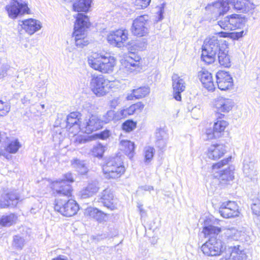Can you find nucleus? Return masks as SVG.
<instances>
[{"mask_svg":"<svg viewBox=\"0 0 260 260\" xmlns=\"http://www.w3.org/2000/svg\"><path fill=\"white\" fill-rule=\"evenodd\" d=\"M230 2L234 10L241 13H252L256 7L254 0H218L212 5L207 6L206 9L212 11L215 15L220 16L229 10Z\"/></svg>","mask_w":260,"mask_h":260,"instance_id":"f257e3e1","label":"nucleus"},{"mask_svg":"<svg viewBox=\"0 0 260 260\" xmlns=\"http://www.w3.org/2000/svg\"><path fill=\"white\" fill-rule=\"evenodd\" d=\"M221 232V228L212 225L205 226L203 233L207 241L201 247V250L204 254L207 256H217L220 255L224 250L222 241L219 238L218 234Z\"/></svg>","mask_w":260,"mask_h":260,"instance_id":"f03ea898","label":"nucleus"},{"mask_svg":"<svg viewBox=\"0 0 260 260\" xmlns=\"http://www.w3.org/2000/svg\"><path fill=\"white\" fill-rule=\"evenodd\" d=\"M224 46L222 40H218L216 36L206 38L202 47V60L207 64L213 63L216 56Z\"/></svg>","mask_w":260,"mask_h":260,"instance_id":"7ed1b4c3","label":"nucleus"},{"mask_svg":"<svg viewBox=\"0 0 260 260\" xmlns=\"http://www.w3.org/2000/svg\"><path fill=\"white\" fill-rule=\"evenodd\" d=\"M88 63L90 68L102 74L113 72L116 60L114 57L94 53L88 58Z\"/></svg>","mask_w":260,"mask_h":260,"instance_id":"20e7f679","label":"nucleus"},{"mask_svg":"<svg viewBox=\"0 0 260 260\" xmlns=\"http://www.w3.org/2000/svg\"><path fill=\"white\" fill-rule=\"evenodd\" d=\"M76 19L74 24L73 36L77 47L82 48L88 44L85 32L90 25L88 16L82 13H78L75 16Z\"/></svg>","mask_w":260,"mask_h":260,"instance_id":"39448f33","label":"nucleus"},{"mask_svg":"<svg viewBox=\"0 0 260 260\" xmlns=\"http://www.w3.org/2000/svg\"><path fill=\"white\" fill-rule=\"evenodd\" d=\"M103 171L107 179L120 177L125 171L122 158L117 156L109 158L103 165Z\"/></svg>","mask_w":260,"mask_h":260,"instance_id":"423d86ee","label":"nucleus"},{"mask_svg":"<svg viewBox=\"0 0 260 260\" xmlns=\"http://www.w3.org/2000/svg\"><path fill=\"white\" fill-rule=\"evenodd\" d=\"M110 82L102 75H92L90 81V88L98 96H102L109 92Z\"/></svg>","mask_w":260,"mask_h":260,"instance_id":"0eeeda50","label":"nucleus"},{"mask_svg":"<svg viewBox=\"0 0 260 260\" xmlns=\"http://www.w3.org/2000/svg\"><path fill=\"white\" fill-rule=\"evenodd\" d=\"M5 10L11 19H15L19 15L30 13V10L25 0H11L5 7Z\"/></svg>","mask_w":260,"mask_h":260,"instance_id":"6e6552de","label":"nucleus"},{"mask_svg":"<svg viewBox=\"0 0 260 260\" xmlns=\"http://www.w3.org/2000/svg\"><path fill=\"white\" fill-rule=\"evenodd\" d=\"M52 187L56 193L55 196L56 199L55 203L57 201L66 202L67 199H70L72 194V188L71 185L69 183H66L65 180H56L52 182Z\"/></svg>","mask_w":260,"mask_h":260,"instance_id":"1a4fd4ad","label":"nucleus"},{"mask_svg":"<svg viewBox=\"0 0 260 260\" xmlns=\"http://www.w3.org/2000/svg\"><path fill=\"white\" fill-rule=\"evenodd\" d=\"M149 17L147 15L138 16L133 20L132 33L138 37L146 36L149 33Z\"/></svg>","mask_w":260,"mask_h":260,"instance_id":"9d476101","label":"nucleus"},{"mask_svg":"<svg viewBox=\"0 0 260 260\" xmlns=\"http://www.w3.org/2000/svg\"><path fill=\"white\" fill-rule=\"evenodd\" d=\"M79 209L78 204L72 199H68L66 202L57 201L54 206L55 211L67 217H71L76 214Z\"/></svg>","mask_w":260,"mask_h":260,"instance_id":"9b49d317","label":"nucleus"},{"mask_svg":"<svg viewBox=\"0 0 260 260\" xmlns=\"http://www.w3.org/2000/svg\"><path fill=\"white\" fill-rule=\"evenodd\" d=\"M245 19L238 14L228 15L218 21L219 26L224 30H232L240 28Z\"/></svg>","mask_w":260,"mask_h":260,"instance_id":"f8f14e48","label":"nucleus"},{"mask_svg":"<svg viewBox=\"0 0 260 260\" xmlns=\"http://www.w3.org/2000/svg\"><path fill=\"white\" fill-rule=\"evenodd\" d=\"M80 126V131L85 133L90 134L102 127V121L97 116L89 115L82 119Z\"/></svg>","mask_w":260,"mask_h":260,"instance_id":"ddd939ff","label":"nucleus"},{"mask_svg":"<svg viewBox=\"0 0 260 260\" xmlns=\"http://www.w3.org/2000/svg\"><path fill=\"white\" fill-rule=\"evenodd\" d=\"M128 31L125 29H118L110 32L107 36L108 42L112 45L121 47L127 40Z\"/></svg>","mask_w":260,"mask_h":260,"instance_id":"4468645a","label":"nucleus"},{"mask_svg":"<svg viewBox=\"0 0 260 260\" xmlns=\"http://www.w3.org/2000/svg\"><path fill=\"white\" fill-rule=\"evenodd\" d=\"M20 198L15 191H4L0 198V208L15 207Z\"/></svg>","mask_w":260,"mask_h":260,"instance_id":"2eb2a0df","label":"nucleus"},{"mask_svg":"<svg viewBox=\"0 0 260 260\" xmlns=\"http://www.w3.org/2000/svg\"><path fill=\"white\" fill-rule=\"evenodd\" d=\"M98 202L111 210L116 209V199L110 188H106L99 194Z\"/></svg>","mask_w":260,"mask_h":260,"instance_id":"dca6fc26","label":"nucleus"},{"mask_svg":"<svg viewBox=\"0 0 260 260\" xmlns=\"http://www.w3.org/2000/svg\"><path fill=\"white\" fill-rule=\"evenodd\" d=\"M219 213L225 218L236 217L240 214L237 204L232 201L223 203L219 208Z\"/></svg>","mask_w":260,"mask_h":260,"instance_id":"f3484780","label":"nucleus"},{"mask_svg":"<svg viewBox=\"0 0 260 260\" xmlns=\"http://www.w3.org/2000/svg\"><path fill=\"white\" fill-rule=\"evenodd\" d=\"M216 83L221 90H227L233 86V80L229 72L219 71L216 74Z\"/></svg>","mask_w":260,"mask_h":260,"instance_id":"a211bd4d","label":"nucleus"},{"mask_svg":"<svg viewBox=\"0 0 260 260\" xmlns=\"http://www.w3.org/2000/svg\"><path fill=\"white\" fill-rule=\"evenodd\" d=\"M224 115L220 114L217 118V121L214 123L213 129H208L206 132L208 139L218 138L220 137L221 133L223 132L225 127L228 125L227 121L220 120Z\"/></svg>","mask_w":260,"mask_h":260,"instance_id":"6ab92c4d","label":"nucleus"},{"mask_svg":"<svg viewBox=\"0 0 260 260\" xmlns=\"http://www.w3.org/2000/svg\"><path fill=\"white\" fill-rule=\"evenodd\" d=\"M173 97L178 101L181 100V92L185 89L186 84L184 79L177 74H173L172 76Z\"/></svg>","mask_w":260,"mask_h":260,"instance_id":"aec40b11","label":"nucleus"},{"mask_svg":"<svg viewBox=\"0 0 260 260\" xmlns=\"http://www.w3.org/2000/svg\"><path fill=\"white\" fill-rule=\"evenodd\" d=\"M82 118H81V114L78 112H73L71 113L67 117V128L70 131L71 128H73L76 129V132L79 130H81V121Z\"/></svg>","mask_w":260,"mask_h":260,"instance_id":"412c9836","label":"nucleus"},{"mask_svg":"<svg viewBox=\"0 0 260 260\" xmlns=\"http://www.w3.org/2000/svg\"><path fill=\"white\" fill-rule=\"evenodd\" d=\"M142 69L140 66V57H135L133 58L132 57L128 58L124 63V67L121 68L123 72L127 74L134 73L137 74Z\"/></svg>","mask_w":260,"mask_h":260,"instance_id":"4be33fe9","label":"nucleus"},{"mask_svg":"<svg viewBox=\"0 0 260 260\" xmlns=\"http://www.w3.org/2000/svg\"><path fill=\"white\" fill-rule=\"evenodd\" d=\"M225 146L221 144L211 145L207 150V155L210 159L215 160L221 158L225 153Z\"/></svg>","mask_w":260,"mask_h":260,"instance_id":"5701e85b","label":"nucleus"},{"mask_svg":"<svg viewBox=\"0 0 260 260\" xmlns=\"http://www.w3.org/2000/svg\"><path fill=\"white\" fill-rule=\"evenodd\" d=\"M100 189L99 181L95 179L90 181L87 186L83 188L80 192V196L82 199H87L96 193Z\"/></svg>","mask_w":260,"mask_h":260,"instance_id":"b1692460","label":"nucleus"},{"mask_svg":"<svg viewBox=\"0 0 260 260\" xmlns=\"http://www.w3.org/2000/svg\"><path fill=\"white\" fill-rule=\"evenodd\" d=\"M233 104L231 100L220 97L215 100L214 106L217 113H226L232 109Z\"/></svg>","mask_w":260,"mask_h":260,"instance_id":"393cba45","label":"nucleus"},{"mask_svg":"<svg viewBox=\"0 0 260 260\" xmlns=\"http://www.w3.org/2000/svg\"><path fill=\"white\" fill-rule=\"evenodd\" d=\"M246 257V254L243 250L239 249V246L238 245L229 247L225 257L220 260H243Z\"/></svg>","mask_w":260,"mask_h":260,"instance_id":"a878e982","label":"nucleus"},{"mask_svg":"<svg viewBox=\"0 0 260 260\" xmlns=\"http://www.w3.org/2000/svg\"><path fill=\"white\" fill-rule=\"evenodd\" d=\"M198 76L205 88L209 91L214 90L215 85L210 73L206 70H202L198 72Z\"/></svg>","mask_w":260,"mask_h":260,"instance_id":"bb28decb","label":"nucleus"},{"mask_svg":"<svg viewBox=\"0 0 260 260\" xmlns=\"http://www.w3.org/2000/svg\"><path fill=\"white\" fill-rule=\"evenodd\" d=\"M21 27L29 35L34 34L41 29L40 22L34 19H26L22 21Z\"/></svg>","mask_w":260,"mask_h":260,"instance_id":"cd10ccee","label":"nucleus"},{"mask_svg":"<svg viewBox=\"0 0 260 260\" xmlns=\"http://www.w3.org/2000/svg\"><path fill=\"white\" fill-rule=\"evenodd\" d=\"M222 231L223 232V237L227 242L232 241L233 240L237 241L241 236V232L234 227L224 228Z\"/></svg>","mask_w":260,"mask_h":260,"instance_id":"c85d7f7f","label":"nucleus"},{"mask_svg":"<svg viewBox=\"0 0 260 260\" xmlns=\"http://www.w3.org/2000/svg\"><path fill=\"white\" fill-rule=\"evenodd\" d=\"M86 214L90 217L101 222L106 220V214L96 208H88Z\"/></svg>","mask_w":260,"mask_h":260,"instance_id":"c756f323","label":"nucleus"},{"mask_svg":"<svg viewBox=\"0 0 260 260\" xmlns=\"http://www.w3.org/2000/svg\"><path fill=\"white\" fill-rule=\"evenodd\" d=\"M150 92V89L148 87H141L133 89L132 93L127 96V100H133L134 98L139 99L143 98L148 95Z\"/></svg>","mask_w":260,"mask_h":260,"instance_id":"7c9ffc66","label":"nucleus"},{"mask_svg":"<svg viewBox=\"0 0 260 260\" xmlns=\"http://www.w3.org/2000/svg\"><path fill=\"white\" fill-rule=\"evenodd\" d=\"M217 55L218 62L220 66L225 68L231 67L230 56L228 54V50L226 49L225 48H223Z\"/></svg>","mask_w":260,"mask_h":260,"instance_id":"2f4dec72","label":"nucleus"},{"mask_svg":"<svg viewBox=\"0 0 260 260\" xmlns=\"http://www.w3.org/2000/svg\"><path fill=\"white\" fill-rule=\"evenodd\" d=\"M233 170V167H229L228 169L220 171V172H216L215 177L222 181L233 180L234 178Z\"/></svg>","mask_w":260,"mask_h":260,"instance_id":"473e14b6","label":"nucleus"},{"mask_svg":"<svg viewBox=\"0 0 260 260\" xmlns=\"http://www.w3.org/2000/svg\"><path fill=\"white\" fill-rule=\"evenodd\" d=\"M120 149L131 158L133 156L135 144L129 140H121L120 144Z\"/></svg>","mask_w":260,"mask_h":260,"instance_id":"72a5a7b5","label":"nucleus"},{"mask_svg":"<svg viewBox=\"0 0 260 260\" xmlns=\"http://www.w3.org/2000/svg\"><path fill=\"white\" fill-rule=\"evenodd\" d=\"M91 0H76L73 5L74 11L87 12L90 7Z\"/></svg>","mask_w":260,"mask_h":260,"instance_id":"f704fd0d","label":"nucleus"},{"mask_svg":"<svg viewBox=\"0 0 260 260\" xmlns=\"http://www.w3.org/2000/svg\"><path fill=\"white\" fill-rule=\"evenodd\" d=\"M17 216L14 213L4 215L0 217V225L2 226H10L16 223Z\"/></svg>","mask_w":260,"mask_h":260,"instance_id":"c9c22d12","label":"nucleus"},{"mask_svg":"<svg viewBox=\"0 0 260 260\" xmlns=\"http://www.w3.org/2000/svg\"><path fill=\"white\" fill-rule=\"evenodd\" d=\"M72 165L81 174H85L87 172V168L84 161L83 160L78 158H74L72 161Z\"/></svg>","mask_w":260,"mask_h":260,"instance_id":"e433bc0d","label":"nucleus"},{"mask_svg":"<svg viewBox=\"0 0 260 260\" xmlns=\"http://www.w3.org/2000/svg\"><path fill=\"white\" fill-rule=\"evenodd\" d=\"M21 145L18 139L11 141L5 148V150L10 153H16Z\"/></svg>","mask_w":260,"mask_h":260,"instance_id":"4c0bfd02","label":"nucleus"},{"mask_svg":"<svg viewBox=\"0 0 260 260\" xmlns=\"http://www.w3.org/2000/svg\"><path fill=\"white\" fill-rule=\"evenodd\" d=\"M25 244V240L23 237L17 235L13 237L12 246L18 250H21Z\"/></svg>","mask_w":260,"mask_h":260,"instance_id":"58836bf2","label":"nucleus"},{"mask_svg":"<svg viewBox=\"0 0 260 260\" xmlns=\"http://www.w3.org/2000/svg\"><path fill=\"white\" fill-rule=\"evenodd\" d=\"M137 125V123L133 120H127L122 124V128L126 132L129 133L133 131Z\"/></svg>","mask_w":260,"mask_h":260,"instance_id":"ea45409f","label":"nucleus"},{"mask_svg":"<svg viewBox=\"0 0 260 260\" xmlns=\"http://www.w3.org/2000/svg\"><path fill=\"white\" fill-rule=\"evenodd\" d=\"M104 147L101 144L94 146L92 149V155L96 157H102L104 152Z\"/></svg>","mask_w":260,"mask_h":260,"instance_id":"a19ab883","label":"nucleus"},{"mask_svg":"<svg viewBox=\"0 0 260 260\" xmlns=\"http://www.w3.org/2000/svg\"><path fill=\"white\" fill-rule=\"evenodd\" d=\"M10 110V106L7 102L0 100V117L6 115Z\"/></svg>","mask_w":260,"mask_h":260,"instance_id":"79ce46f5","label":"nucleus"},{"mask_svg":"<svg viewBox=\"0 0 260 260\" xmlns=\"http://www.w3.org/2000/svg\"><path fill=\"white\" fill-rule=\"evenodd\" d=\"M154 149L150 146L146 147L144 149V155L146 162H149L153 157Z\"/></svg>","mask_w":260,"mask_h":260,"instance_id":"37998d69","label":"nucleus"},{"mask_svg":"<svg viewBox=\"0 0 260 260\" xmlns=\"http://www.w3.org/2000/svg\"><path fill=\"white\" fill-rule=\"evenodd\" d=\"M151 0H135V5L137 9H142L146 8L150 4Z\"/></svg>","mask_w":260,"mask_h":260,"instance_id":"c03bdc74","label":"nucleus"},{"mask_svg":"<svg viewBox=\"0 0 260 260\" xmlns=\"http://www.w3.org/2000/svg\"><path fill=\"white\" fill-rule=\"evenodd\" d=\"M91 140L90 137L84 136H77L74 139V143L77 145L84 144Z\"/></svg>","mask_w":260,"mask_h":260,"instance_id":"a18cd8bd","label":"nucleus"},{"mask_svg":"<svg viewBox=\"0 0 260 260\" xmlns=\"http://www.w3.org/2000/svg\"><path fill=\"white\" fill-rule=\"evenodd\" d=\"M231 159V157H228L226 159H224L222 160L221 161H219L216 164L213 165L212 169L213 170H217L220 169L221 167H223L224 165H225L228 163V162Z\"/></svg>","mask_w":260,"mask_h":260,"instance_id":"49530a36","label":"nucleus"},{"mask_svg":"<svg viewBox=\"0 0 260 260\" xmlns=\"http://www.w3.org/2000/svg\"><path fill=\"white\" fill-rule=\"evenodd\" d=\"M115 112L113 110L108 111L106 114L105 121L106 123L109 122L114 119Z\"/></svg>","mask_w":260,"mask_h":260,"instance_id":"de8ad7c7","label":"nucleus"},{"mask_svg":"<svg viewBox=\"0 0 260 260\" xmlns=\"http://www.w3.org/2000/svg\"><path fill=\"white\" fill-rule=\"evenodd\" d=\"M167 140L168 137L162 139V140L158 139V141H156V144L160 149H162L166 146Z\"/></svg>","mask_w":260,"mask_h":260,"instance_id":"09e8293b","label":"nucleus"},{"mask_svg":"<svg viewBox=\"0 0 260 260\" xmlns=\"http://www.w3.org/2000/svg\"><path fill=\"white\" fill-rule=\"evenodd\" d=\"M252 212L256 215H260V204L254 203L251 205V207Z\"/></svg>","mask_w":260,"mask_h":260,"instance_id":"8fccbe9b","label":"nucleus"},{"mask_svg":"<svg viewBox=\"0 0 260 260\" xmlns=\"http://www.w3.org/2000/svg\"><path fill=\"white\" fill-rule=\"evenodd\" d=\"M253 170L251 169V165L244 164L243 172L247 176H251Z\"/></svg>","mask_w":260,"mask_h":260,"instance_id":"3c124183","label":"nucleus"},{"mask_svg":"<svg viewBox=\"0 0 260 260\" xmlns=\"http://www.w3.org/2000/svg\"><path fill=\"white\" fill-rule=\"evenodd\" d=\"M32 93L29 92L25 95L23 99H21V102L23 104L27 105L31 103L30 97L32 96Z\"/></svg>","mask_w":260,"mask_h":260,"instance_id":"603ef678","label":"nucleus"},{"mask_svg":"<svg viewBox=\"0 0 260 260\" xmlns=\"http://www.w3.org/2000/svg\"><path fill=\"white\" fill-rule=\"evenodd\" d=\"M167 137V134L163 129H160L156 133V141H158V139L162 140Z\"/></svg>","mask_w":260,"mask_h":260,"instance_id":"864d4df0","label":"nucleus"},{"mask_svg":"<svg viewBox=\"0 0 260 260\" xmlns=\"http://www.w3.org/2000/svg\"><path fill=\"white\" fill-rule=\"evenodd\" d=\"M61 180H65L66 181V183H72L74 181L73 175L70 173H68L65 174L63 176V179H61Z\"/></svg>","mask_w":260,"mask_h":260,"instance_id":"5fc2aeb1","label":"nucleus"},{"mask_svg":"<svg viewBox=\"0 0 260 260\" xmlns=\"http://www.w3.org/2000/svg\"><path fill=\"white\" fill-rule=\"evenodd\" d=\"M153 189L154 188L152 186L144 185L139 186L138 189V191H148L150 192L151 190H153Z\"/></svg>","mask_w":260,"mask_h":260,"instance_id":"6e6d98bb","label":"nucleus"},{"mask_svg":"<svg viewBox=\"0 0 260 260\" xmlns=\"http://www.w3.org/2000/svg\"><path fill=\"white\" fill-rule=\"evenodd\" d=\"M244 31L231 33V38L234 40H238L243 36Z\"/></svg>","mask_w":260,"mask_h":260,"instance_id":"4d7b16f0","label":"nucleus"},{"mask_svg":"<svg viewBox=\"0 0 260 260\" xmlns=\"http://www.w3.org/2000/svg\"><path fill=\"white\" fill-rule=\"evenodd\" d=\"M96 135L100 139L104 140L107 138L109 136V131L108 130H105Z\"/></svg>","mask_w":260,"mask_h":260,"instance_id":"13d9d810","label":"nucleus"},{"mask_svg":"<svg viewBox=\"0 0 260 260\" xmlns=\"http://www.w3.org/2000/svg\"><path fill=\"white\" fill-rule=\"evenodd\" d=\"M164 5H165L164 4H162L161 5V6L159 7L158 8V9H159V10L158 11V20H157V21L161 20L164 18L163 13L164 12Z\"/></svg>","mask_w":260,"mask_h":260,"instance_id":"bf43d9fd","label":"nucleus"},{"mask_svg":"<svg viewBox=\"0 0 260 260\" xmlns=\"http://www.w3.org/2000/svg\"><path fill=\"white\" fill-rule=\"evenodd\" d=\"M8 69V66L6 64L0 66V76H4L6 74Z\"/></svg>","mask_w":260,"mask_h":260,"instance_id":"052dcab7","label":"nucleus"},{"mask_svg":"<svg viewBox=\"0 0 260 260\" xmlns=\"http://www.w3.org/2000/svg\"><path fill=\"white\" fill-rule=\"evenodd\" d=\"M119 103V99L118 98H115L110 101V106L112 108H115L118 106Z\"/></svg>","mask_w":260,"mask_h":260,"instance_id":"680f3d73","label":"nucleus"},{"mask_svg":"<svg viewBox=\"0 0 260 260\" xmlns=\"http://www.w3.org/2000/svg\"><path fill=\"white\" fill-rule=\"evenodd\" d=\"M132 106L134 107V108L135 109V111H137L138 110L141 111L144 108V105L141 103H138L137 104L132 105Z\"/></svg>","mask_w":260,"mask_h":260,"instance_id":"e2e57ef3","label":"nucleus"},{"mask_svg":"<svg viewBox=\"0 0 260 260\" xmlns=\"http://www.w3.org/2000/svg\"><path fill=\"white\" fill-rule=\"evenodd\" d=\"M218 36L222 38H231V33L221 31L218 33Z\"/></svg>","mask_w":260,"mask_h":260,"instance_id":"0e129e2a","label":"nucleus"},{"mask_svg":"<svg viewBox=\"0 0 260 260\" xmlns=\"http://www.w3.org/2000/svg\"><path fill=\"white\" fill-rule=\"evenodd\" d=\"M120 114L121 115V118H125V117H126L127 116L129 115L128 113V111H127L126 109L122 110L120 112Z\"/></svg>","mask_w":260,"mask_h":260,"instance_id":"69168bd1","label":"nucleus"},{"mask_svg":"<svg viewBox=\"0 0 260 260\" xmlns=\"http://www.w3.org/2000/svg\"><path fill=\"white\" fill-rule=\"evenodd\" d=\"M126 109L129 115H133L136 111L135 109L134 108V107L132 105H131L129 108H127Z\"/></svg>","mask_w":260,"mask_h":260,"instance_id":"338daca9","label":"nucleus"},{"mask_svg":"<svg viewBox=\"0 0 260 260\" xmlns=\"http://www.w3.org/2000/svg\"><path fill=\"white\" fill-rule=\"evenodd\" d=\"M52 260H68L67 257L64 255H59Z\"/></svg>","mask_w":260,"mask_h":260,"instance_id":"774afa93","label":"nucleus"}]
</instances>
